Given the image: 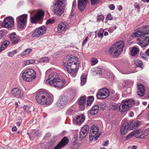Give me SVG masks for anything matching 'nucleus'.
<instances>
[{"instance_id":"obj_24","label":"nucleus","mask_w":149,"mask_h":149,"mask_svg":"<svg viewBox=\"0 0 149 149\" xmlns=\"http://www.w3.org/2000/svg\"><path fill=\"white\" fill-rule=\"evenodd\" d=\"M138 91L137 92V95L140 97H141L144 95L145 92V87L142 84L139 83L138 84Z\"/></svg>"},{"instance_id":"obj_38","label":"nucleus","mask_w":149,"mask_h":149,"mask_svg":"<svg viewBox=\"0 0 149 149\" xmlns=\"http://www.w3.org/2000/svg\"><path fill=\"white\" fill-rule=\"evenodd\" d=\"M32 51V49L30 48H28L24 52H23L21 54V56H24L25 55L29 54L31 53Z\"/></svg>"},{"instance_id":"obj_33","label":"nucleus","mask_w":149,"mask_h":149,"mask_svg":"<svg viewBox=\"0 0 149 149\" xmlns=\"http://www.w3.org/2000/svg\"><path fill=\"white\" fill-rule=\"evenodd\" d=\"M81 85L83 86L84 85L86 82V76L84 74H82L81 77Z\"/></svg>"},{"instance_id":"obj_25","label":"nucleus","mask_w":149,"mask_h":149,"mask_svg":"<svg viewBox=\"0 0 149 149\" xmlns=\"http://www.w3.org/2000/svg\"><path fill=\"white\" fill-rule=\"evenodd\" d=\"M11 93L15 97H19L21 95V91L18 88H15L12 89Z\"/></svg>"},{"instance_id":"obj_30","label":"nucleus","mask_w":149,"mask_h":149,"mask_svg":"<svg viewBox=\"0 0 149 149\" xmlns=\"http://www.w3.org/2000/svg\"><path fill=\"white\" fill-rule=\"evenodd\" d=\"M75 111V107L74 105H73L69 108L66 112V114L68 115L72 114Z\"/></svg>"},{"instance_id":"obj_54","label":"nucleus","mask_w":149,"mask_h":149,"mask_svg":"<svg viewBox=\"0 0 149 149\" xmlns=\"http://www.w3.org/2000/svg\"><path fill=\"white\" fill-rule=\"evenodd\" d=\"M113 19V17L110 14H108L106 17V19L108 20H111Z\"/></svg>"},{"instance_id":"obj_5","label":"nucleus","mask_w":149,"mask_h":149,"mask_svg":"<svg viewBox=\"0 0 149 149\" xmlns=\"http://www.w3.org/2000/svg\"><path fill=\"white\" fill-rule=\"evenodd\" d=\"M35 71L32 69H29L23 71L22 74L23 79L26 81H30L36 77Z\"/></svg>"},{"instance_id":"obj_1","label":"nucleus","mask_w":149,"mask_h":149,"mask_svg":"<svg viewBox=\"0 0 149 149\" xmlns=\"http://www.w3.org/2000/svg\"><path fill=\"white\" fill-rule=\"evenodd\" d=\"M67 60L63 63L65 70L72 77L75 76L79 69V62L78 58L73 55L66 57Z\"/></svg>"},{"instance_id":"obj_16","label":"nucleus","mask_w":149,"mask_h":149,"mask_svg":"<svg viewBox=\"0 0 149 149\" xmlns=\"http://www.w3.org/2000/svg\"><path fill=\"white\" fill-rule=\"evenodd\" d=\"M68 24L65 22H62L60 23L58 26L57 31L60 33H64L68 29Z\"/></svg>"},{"instance_id":"obj_39","label":"nucleus","mask_w":149,"mask_h":149,"mask_svg":"<svg viewBox=\"0 0 149 149\" xmlns=\"http://www.w3.org/2000/svg\"><path fill=\"white\" fill-rule=\"evenodd\" d=\"M35 60L34 59L29 60L25 61L24 63V64L25 65H26L33 64L35 62Z\"/></svg>"},{"instance_id":"obj_32","label":"nucleus","mask_w":149,"mask_h":149,"mask_svg":"<svg viewBox=\"0 0 149 149\" xmlns=\"http://www.w3.org/2000/svg\"><path fill=\"white\" fill-rule=\"evenodd\" d=\"M139 134L138 133V134H136V136L138 135H139L138 136H137L136 137L137 138H145L146 136L147 135V133H146L145 132V131H142V132H141V130H139Z\"/></svg>"},{"instance_id":"obj_13","label":"nucleus","mask_w":149,"mask_h":149,"mask_svg":"<svg viewBox=\"0 0 149 149\" xmlns=\"http://www.w3.org/2000/svg\"><path fill=\"white\" fill-rule=\"evenodd\" d=\"M27 15L26 14L22 15L16 18L17 22L18 27L19 28H22L26 24Z\"/></svg>"},{"instance_id":"obj_4","label":"nucleus","mask_w":149,"mask_h":149,"mask_svg":"<svg viewBox=\"0 0 149 149\" xmlns=\"http://www.w3.org/2000/svg\"><path fill=\"white\" fill-rule=\"evenodd\" d=\"M66 1V0H54L52 6L53 11L58 16L61 15L64 12V9L63 5Z\"/></svg>"},{"instance_id":"obj_17","label":"nucleus","mask_w":149,"mask_h":149,"mask_svg":"<svg viewBox=\"0 0 149 149\" xmlns=\"http://www.w3.org/2000/svg\"><path fill=\"white\" fill-rule=\"evenodd\" d=\"M89 127L87 125H84L81 128L79 132L80 138L83 139L84 138L89 131Z\"/></svg>"},{"instance_id":"obj_9","label":"nucleus","mask_w":149,"mask_h":149,"mask_svg":"<svg viewBox=\"0 0 149 149\" xmlns=\"http://www.w3.org/2000/svg\"><path fill=\"white\" fill-rule=\"evenodd\" d=\"M132 123V120H130L129 122L123 121L120 130V132L122 134L125 135L127 133V131L132 130V128H130V125Z\"/></svg>"},{"instance_id":"obj_6","label":"nucleus","mask_w":149,"mask_h":149,"mask_svg":"<svg viewBox=\"0 0 149 149\" xmlns=\"http://www.w3.org/2000/svg\"><path fill=\"white\" fill-rule=\"evenodd\" d=\"M121 104L119 107V110L121 113H124L128 110L134 105L135 101L132 99H127L122 101Z\"/></svg>"},{"instance_id":"obj_42","label":"nucleus","mask_w":149,"mask_h":149,"mask_svg":"<svg viewBox=\"0 0 149 149\" xmlns=\"http://www.w3.org/2000/svg\"><path fill=\"white\" fill-rule=\"evenodd\" d=\"M129 81H127V82H125L124 81H123L122 83L118 85V87L119 89L120 90H122L126 86V85H125L126 83H128Z\"/></svg>"},{"instance_id":"obj_53","label":"nucleus","mask_w":149,"mask_h":149,"mask_svg":"<svg viewBox=\"0 0 149 149\" xmlns=\"http://www.w3.org/2000/svg\"><path fill=\"white\" fill-rule=\"evenodd\" d=\"M97 74H100L102 72V68L101 67H97L96 70Z\"/></svg>"},{"instance_id":"obj_60","label":"nucleus","mask_w":149,"mask_h":149,"mask_svg":"<svg viewBox=\"0 0 149 149\" xmlns=\"http://www.w3.org/2000/svg\"><path fill=\"white\" fill-rule=\"evenodd\" d=\"M92 5H95L97 3L99 0H91Z\"/></svg>"},{"instance_id":"obj_8","label":"nucleus","mask_w":149,"mask_h":149,"mask_svg":"<svg viewBox=\"0 0 149 149\" xmlns=\"http://www.w3.org/2000/svg\"><path fill=\"white\" fill-rule=\"evenodd\" d=\"M99 127L97 125H93L91 127V129L89 134L90 141H96L99 137Z\"/></svg>"},{"instance_id":"obj_48","label":"nucleus","mask_w":149,"mask_h":149,"mask_svg":"<svg viewBox=\"0 0 149 149\" xmlns=\"http://www.w3.org/2000/svg\"><path fill=\"white\" fill-rule=\"evenodd\" d=\"M9 44V42L8 41L6 40L5 41L3 44L1 45V46L0 47H3L4 48V49L6 48V47Z\"/></svg>"},{"instance_id":"obj_2","label":"nucleus","mask_w":149,"mask_h":149,"mask_svg":"<svg viewBox=\"0 0 149 149\" xmlns=\"http://www.w3.org/2000/svg\"><path fill=\"white\" fill-rule=\"evenodd\" d=\"M141 27L135 30L132 34V37H139L137 39V43L142 47L147 46L149 43V37L144 35Z\"/></svg>"},{"instance_id":"obj_26","label":"nucleus","mask_w":149,"mask_h":149,"mask_svg":"<svg viewBox=\"0 0 149 149\" xmlns=\"http://www.w3.org/2000/svg\"><path fill=\"white\" fill-rule=\"evenodd\" d=\"M99 107L97 104H96L90 110L88 111V113H89L91 115H94L97 113L99 111Z\"/></svg>"},{"instance_id":"obj_61","label":"nucleus","mask_w":149,"mask_h":149,"mask_svg":"<svg viewBox=\"0 0 149 149\" xmlns=\"http://www.w3.org/2000/svg\"><path fill=\"white\" fill-rule=\"evenodd\" d=\"M114 31V29L111 27H110L108 29V31L110 33H112Z\"/></svg>"},{"instance_id":"obj_44","label":"nucleus","mask_w":149,"mask_h":149,"mask_svg":"<svg viewBox=\"0 0 149 149\" xmlns=\"http://www.w3.org/2000/svg\"><path fill=\"white\" fill-rule=\"evenodd\" d=\"M17 53V50L15 49L12 51L11 52H8V55L9 56L12 57L14 54H16Z\"/></svg>"},{"instance_id":"obj_50","label":"nucleus","mask_w":149,"mask_h":149,"mask_svg":"<svg viewBox=\"0 0 149 149\" xmlns=\"http://www.w3.org/2000/svg\"><path fill=\"white\" fill-rule=\"evenodd\" d=\"M78 145L77 143H73L70 146V149H77Z\"/></svg>"},{"instance_id":"obj_7","label":"nucleus","mask_w":149,"mask_h":149,"mask_svg":"<svg viewBox=\"0 0 149 149\" xmlns=\"http://www.w3.org/2000/svg\"><path fill=\"white\" fill-rule=\"evenodd\" d=\"M53 68H50L47 70L45 72V74L47 75L49 73L51 72L48 76V79L46 81V83L50 85L53 84L54 82L59 78V76L56 72H51Z\"/></svg>"},{"instance_id":"obj_64","label":"nucleus","mask_w":149,"mask_h":149,"mask_svg":"<svg viewBox=\"0 0 149 149\" xmlns=\"http://www.w3.org/2000/svg\"><path fill=\"white\" fill-rule=\"evenodd\" d=\"M70 19H72L74 17V12L72 11V12H71L70 14Z\"/></svg>"},{"instance_id":"obj_62","label":"nucleus","mask_w":149,"mask_h":149,"mask_svg":"<svg viewBox=\"0 0 149 149\" xmlns=\"http://www.w3.org/2000/svg\"><path fill=\"white\" fill-rule=\"evenodd\" d=\"M98 36L99 38H102L103 36V34L102 33H98Z\"/></svg>"},{"instance_id":"obj_59","label":"nucleus","mask_w":149,"mask_h":149,"mask_svg":"<svg viewBox=\"0 0 149 149\" xmlns=\"http://www.w3.org/2000/svg\"><path fill=\"white\" fill-rule=\"evenodd\" d=\"M109 7L111 10H113L115 8V6L113 4H110L109 6Z\"/></svg>"},{"instance_id":"obj_52","label":"nucleus","mask_w":149,"mask_h":149,"mask_svg":"<svg viewBox=\"0 0 149 149\" xmlns=\"http://www.w3.org/2000/svg\"><path fill=\"white\" fill-rule=\"evenodd\" d=\"M41 132L39 130H37L34 133V135L36 136H40L41 135Z\"/></svg>"},{"instance_id":"obj_49","label":"nucleus","mask_w":149,"mask_h":149,"mask_svg":"<svg viewBox=\"0 0 149 149\" xmlns=\"http://www.w3.org/2000/svg\"><path fill=\"white\" fill-rule=\"evenodd\" d=\"M119 98V95L116 94L112 97V99L114 101H117Z\"/></svg>"},{"instance_id":"obj_31","label":"nucleus","mask_w":149,"mask_h":149,"mask_svg":"<svg viewBox=\"0 0 149 149\" xmlns=\"http://www.w3.org/2000/svg\"><path fill=\"white\" fill-rule=\"evenodd\" d=\"M118 107V105L117 104L112 103L110 104L109 106V108L110 110H113L116 109Z\"/></svg>"},{"instance_id":"obj_22","label":"nucleus","mask_w":149,"mask_h":149,"mask_svg":"<svg viewBox=\"0 0 149 149\" xmlns=\"http://www.w3.org/2000/svg\"><path fill=\"white\" fill-rule=\"evenodd\" d=\"M88 2V0H78V7L79 9L83 11L85 9Z\"/></svg>"},{"instance_id":"obj_35","label":"nucleus","mask_w":149,"mask_h":149,"mask_svg":"<svg viewBox=\"0 0 149 149\" xmlns=\"http://www.w3.org/2000/svg\"><path fill=\"white\" fill-rule=\"evenodd\" d=\"M138 52V49L136 47H133L131 49V55L132 56H135L137 54Z\"/></svg>"},{"instance_id":"obj_57","label":"nucleus","mask_w":149,"mask_h":149,"mask_svg":"<svg viewBox=\"0 0 149 149\" xmlns=\"http://www.w3.org/2000/svg\"><path fill=\"white\" fill-rule=\"evenodd\" d=\"M94 100V97L93 96H90L88 97L87 101L90 102H92Z\"/></svg>"},{"instance_id":"obj_55","label":"nucleus","mask_w":149,"mask_h":149,"mask_svg":"<svg viewBox=\"0 0 149 149\" xmlns=\"http://www.w3.org/2000/svg\"><path fill=\"white\" fill-rule=\"evenodd\" d=\"M63 147V146L59 143L56 146L54 147L53 149H61Z\"/></svg>"},{"instance_id":"obj_34","label":"nucleus","mask_w":149,"mask_h":149,"mask_svg":"<svg viewBox=\"0 0 149 149\" xmlns=\"http://www.w3.org/2000/svg\"><path fill=\"white\" fill-rule=\"evenodd\" d=\"M141 123L140 121L139 120L136 121L133 123L132 126H131V125H130V128H132V130L133 129H135L139 126Z\"/></svg>"},{"instance_id":"obj_46","label":"nucleus","mask_w":149,"mask_h":149,"mask_svg":"<svg viewBox=\"0 0 149 149\" xmlns=\"http://www.w3.org/2000/svg\"><path fill=\"white\" fill-rule=\"evenodd\" d=\"M140 56L141 58L144 60H148L147 55L146 54V52L145 53L141 52Z\"/></svg>"},{"instance_id":"obj_10","label":"nucleus","mask_w":149,"mask_h":149,"mask_svg":"<svg viewBox=\"0 0 149 149\" xmlns=\"http://www.w3.org/2000/svg\"><path fill=\"white\" fill-rule=\"evenodd\" d=\"M46 26H43L36 29L32 33V36L33 38H38L44 34L46 33Z\"/></svg>"},{"instance_id":"obj_56","label":"nucleus","mask_w":149,"mask_h":149,"mask_svg":"<svg viewBox=\"0 0 149 149\" xmlns=\"http://www.w3.org/2000/svg\"><path fill=\"white\" fill-rule=\"evenodd\" d=\"M54 20L53 19H50L48 20L46 22L47 24H49L51 23H53L54 22Z\"/></svg>"},{"instance_id":"obj_51","label":"nucleus","mask_w":149,"mask_h":149,"mask_svg":"<svg viewBox=\"0 0 149 149\" xmlns=\"http://www.w3.org/2000/svg\"><path fill=\"white\" fill-rule=\"evenodd\" d=\"M104 17L102 15H100L97 17V21L98 22L103 20Z\"/></svg>"},{"instance_id":"obj_58","label":"nucleus","mask_w":149,"mask_h":149,"mask_svg":"<svg viewBox=\"0 0 149 149\" xmlns=\"http://www.w3.org/2000/svg\"><path fill=\"white\" fill-rule=\"evenodd\" d=\"M4 32L1 31H0V39H3L4 38Z\"/></svg>"},{"instance_id":"obj_18","label":"nucleus","mask_w":149,"mask_h":149,"mask_svg":"<svg viewBox=\"0 0 149 149\" xmlns=\"http://www.w3.org/2000/svg\"><path fill=\"white\" fill-rule=\"evenodd\" d=\"M108 53L113 58L117 57L121 54L113 45L109 49Z\"/></svg>"},{"instance_id":"obj_21","label":"nucleus","mask_w":149,"mask_h":149,"mask_svg":"<svg viewBox=\"0 0 149 149\" xmlns=\"http://www.w3.org/2000/svg\"><path fill=\"white\" fill-rule=\"evenodd\" d=\"M68 102V100L67 97L64 96H61L57 103V105L60 108H62L67 104Z\"/></svg>"},{"instance_id":"obj_29","label":"nucleus","mask_w":149,"mask_h":149,"mask_svg":"<svg viewBox=\"0 0 149 149\" xmlns=\"http://www.w3.org/2000/svg\"><path fill=\"white\" fill-rule=\"evenodd\" d=\"M143 35L149 33V26H145L141 27Z\"/></svg>"},{"instance_id":"obj_12","label":"nucleus","mask_w":149,"mask_h":149,"mask_svg":"<svg viewBox=\"0 0 149 149\" xmlns=\"http://www.w3.org/2000/svg\"><path fill=\"white\" fill-rule=\"evenodd\" d=\"M14 25V19L12 17L8 16L4 19L2 26L6 28H10L13 27Z\"/></svg>"},{"instance_id":"obj_3","label":"nucleus","mask_w":149,"mask_h":149,"mask_svg":"<svg viewBox=\"0 0 149 149\" xmlns=\"http://www.w3.org/2000/svg\"><path fill=\"white\" fill-rule=\"evenodd\" d=\"M36 99L38 104L41 105H49L52 102L51 96L47 92L43 90H40L38 92Z\"/></svg>"},{"instance_id":"obj_40","label":"nucleus","mask_w":149,"mask_h":149,"mask_svg":"<svg viewBox=\"0 0 149 149\" xmlns=\"http://www.w3.org/2000/svg\"><path fill=\"white\" fill-rule=\"evenodd\" d=\"M135 64L137 67L142 68L143 62L137 59L135 61Z\"/></svg>"},{"instance_id":"obj_27","label":"nucleus","mask_w":149,"mask_h":149,"mask_svg":"<svg viewBox=\"0 0 149 149\" xmlns=\"http://www.w3.org/2000/svg\"><path fill=\"white\" fill-rule=\"evenodd\" d=\"M86 97L82 96L80 97L78 101L79 104L80 105V107L82 110L84 109V105L86 101Z\"/></svg>"},{"instance_id":"obj_28","label":"nucleus","mask_w":149,"mask_h":149,"mask_svg":"<svg viewBox=\"0 0 149 149\" xmlns=\"http://www.w3.org/2000/svg\"><path fill=\"white\" fill-rule=\"evenodd\" d=\"M68 141L69 140L68 138L66 137H65L62 139L59 143L63 147L68 144Z\"/></svg>"},{"instance_id":"obj_11","label":"nucleus","mask_w":149,"mask_h":149,"mask_svg":"<svg viewBox=\"0 0 149 149\" xmlns=\"http://www.w3.org/2000/svg\"><path fill=\"white\" fill-rule=\"evenodd\" d=\"M110 92L109 90L106 88H103L100 89L97 92L96 96L97 99H105L109 96Z\"/></svg>"},{"instance_id":"obj_45","label":"nucleus","mask_w":149,"mask_h":149,"mask_svg":"<svg viewBox=\"0 0 149 149\" xmlns=\"http://www.w3.org/2000/svg\"><path fill=\"white\" fill-rule=\"evenodd\" d=\"M127 81H129V82L125 83L126 86H128V87H130L131 86H132L134 84V81H133L130 80H126L124 81V82H127Z\"/></svg>"},{"instance_id":"obj_37","label":"nucleus","mask_w":149,"mask_h":149,"mask_svg":"<svg viewBox=\"0 0 149 149\" xmlns=\"http://www.w3.org/2000/svg\"><path fill=\"white\" fill-rule=\"evenodd\" d=\"M49 61V59L48 57H44L40 58L38 60V62L41 63H45Z\"/></svg>"},{"instance_id":"obj_41","label":"nucleus","mask_w":149,"mask_h":149,"mask_svg":"<svg viewBox=\"0 0 149 149\" xmlns=\"http://www.w3.org/2000/svg\"><path fill=\"white\" fill-rule=\"evenodd\" d=\"M24 110L27 113H29L31 112L32 110V109L31 107L28 106H24L23 107Z\"/></svg>"},{"instance_id":"obj_23","label":"nucleus","mask_w":149,"mask_h":149,"mask_svg":"<svg viewBox=\"0 0 149 149\" xmlns=\"http://www.w3.org/2000/svg\"><path fill=\"white\" fill-rule=\"evenodd\" d=\"M113 45L121 54L124 46V42L122 41H120L116 42Z\"/></svg>"},{"instance_id":"obj_43","label":"nucleus","mask_w":149,"mask_h":149,"mask_svg":"<svg viewBox=\"0 0 149 149\" xmlns=\"http://www.w3.org/2000/svg\"><path fill=\"white\" fill-rule=\"evenodd\" d=\"M107 104L105 102H101L100 105V109L103 110L105 109L107 107Z\"/></svg>"},{"instance_id":"obj_15","label":"nucleus","mask_w":149,"mask_h":149,"mask_svg":"<svg viewBox=\"0 0 149 149\" xmlns=\"http://www.w3.org/2000/svg\"><path fill=\"white\" fill-rule=\"evenodd\" d=\"M85 117L83 114L76 115L73 118V122L74 124L80 125L85 120Z\"/></svg>"},{"instance_id":"obj_20","label":"nucleus","mask_w":149,"mask_h":149,"mask_svg":"<svg viewBox=\"0 0 149 149\" xmlns=\"http://www.w3.org/2000/svg\"><path fill=\"white\" fill-rule=\"evenodd\" d=\"M10 38L11 44L15 45L18 42L20 38L15 32H13L10 34Z\"/></svg>"},{"instance_id":"obj_14","label":"nucleus","mask_w":149,"mask_h":149,"mask_svg":"<svg viewBox=\"0 0 149 149\" xmlns=\"http://www.w3.org/2000/svg\"><path fill=\"white\" fill-rule=\"evenodd\" d=\"M44 15V13L43 11L42 10L38 11L34 16L31 17V22L33 24L37 23L43 17Z\"/></svg>"},{"instance_id":"obj_19","label":"nucleus","mask_w":149,"mask_h":149,"mask_svg":"<svg viewBox=\"0 0 149 149\" xmlns=\"http://www.w3.org/2000/svg\"><path fill=\"white\" fill-rule=\"evenodd\" d=\"M65 82V79H61L58 78L56 81L54 82L50 86L57 88V89H60L62 88Z\"/></svg>"},{"instance_id":"obj_47","label":"nucleus","mask_w":149,"mask_h":149,"mask_svg":"<svg viewBox=\"0 0 149 149\" xmlns=\"http://www.w3.org/2000/svg\"><path fill=\"white\" fill-rule=\"evenodd\" d=\"M98 62V60L95 58H93L91 59V63L93 65H94L96 64Z\"/></svg>"},{"instance_id":"obj_36","label":"nucleus","mask_w":149,"mask_h":149,"mask_svg":"<svg viewBox=\"0 0 149 149\" xmlns=\"http://www.w3.org/2000/svg\"><path fill=\"white\" fill-rule=\"evenodd\" d=\"M139 132L140 131L139 130L136 131H134V132H133L132 133V134H131L127 135L126 136V139L128 140L131 138L132 135H136V136L137 134H138V133L139 134Z\"/></svg>"},{"instance_id":"obj_63","label":"nucleus","mask_w":149,"mask_h":149,"mask_svg":"<svg viewBox=\"0 0 149 149\" xmlns=\"http://www.w3.org/2000/svg\"><path fill=\"white\" fill-rule=\"evenodd\" d=\"M88 39V37L87 36L86 37L85 39L82 42V45H84L87 42Z\"/></svg>"}]
</instances>
